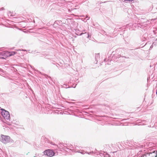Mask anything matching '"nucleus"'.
I'll use <instances>...</instances> for the list:
<instances>
[{
  "mask_svg": "<svg viewBox=\"0 0 157 157\" xmlns=\"http://www.w3.org/2000/svg\"><path fill=\"white\" fill-rule=\"evenodd\" d=\"M3 56V55L2 54V52H0V58L4 59L5 58Z\"/></svg>",
  "mask_w": 157,
  "mask_h": 157,
  "instance_id": "7",
  "label": "nucleus"
},
{
  "mask_svg": "<svg viewBox=\"0 0 157 157\" xmlns=\"http://www.w3.org/2000/svg\"><path fill=\"white\" fill-rule=\"evenodd\" d=\"M151 155L154 154V155L152 157H157V151H154L151 154Z\"/></svg>",
  "mask_w": 157,
  "mask_h": 157,
  "instance_id": "6",
  "label": "nucleus"
},
{
  "mask_svg": "<svg viewBox=\"0 0 157 157\" xmlns=\"http://www.w3.org/2000/svg\"><path fill=\"white\" fill-rule=\"evenodd\" d=\"M2 115L4 118L6 120H10V115L9 112L4 109H1Z\"/></svg>",
  "mask_w": 157,
  "mask_h": 157,
  "instance_id": "2",
  "label": "nucleus"
},
{
  "mask_svg": "<svg viewBox=\"0 0 157 157\" xmlns=\"http://www.w3.org/2000/svg\"><path fill=\"white\" fill-rule=\"evenodd\" d=\"M17 53V52L14 51H12L11 52H9V57L14 56L15 54Z\"/></svg>",
  "mask_w": 157,
  "mask_h": 157,
  "instance_id": "5",
  "label": "nucleus"
},
{
  "mask_svg": "<svg viewBox=\"0 0 157 157\" xmlns=\"http://www.w3.org/2000/svg\"><path fill=\"white\" fill-rule=\"evenodd\" d=\"M2 54L3 56H4V59H6L7 57H9V52L8 51H4L2 52Z\"/></svg>",
  "mask_w": 157,
  "mask_h": 157,
  "instance_id": "4",
  "label": "nucleus"
},
{
  "mask_svg": "<svg viewBox=\"0 0 157 157\" xmlns=\"http://www.w3.org/2000/svg\"><path fill=\"white\" fill-rule=\"evenodd\" d=\"M44 153L45 155L49 157L53 156L55 155L54 152L52 150L50 149L45 150L44 151Z\"/></svg>",
  "mask_w": 157,
  "mask_h": 157,
  "instance_id": "3",
  "label": "nucleus"
},
{
  "mask_svg": "<svg viewBox=\"0 0 157 157\" xmlns=\"http://www.w3.org/2000/svg\"><path fill=\"white\" fill-rule=\"evenodd\" d=\"M38 156H39V154H38Z\"/></svg>",
  "mask_w": 157,
  "mask_h": 157,
  "instance_id": "9",
  "label": "nucleus"
},
{
  "mask_svg": "<svg viewBox=\"0 0 157 157\" xmlns=\"http://www.w3.org/2000/svg\"><path fill=\"white\" fill-rule=\"evenodd\" d=\"M0 141L4 144L12 142L13 140L8 136L1 135V136Z\"/></svg>",
  "mask_w": 157,
  "mask_h": 157,
  "instance_id": "1",
  "label": "nucleus"
},
{
  "mask_svg": "<svg viewBox=\"0 0 157 157\" xmlns=\"http://www.w3.org/2000/svg\"><path fill=\"white\" fill-rule=\"evenodd\" d=\"M124 0L125 1H127L132 2V1H133V0Z\"/></svg>",
  "mask_w": 157,
  "mask_h": 157,
  "instance_id": "8",
  "label": "nucleus"
}]
</instances>
